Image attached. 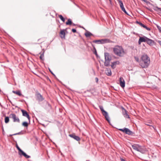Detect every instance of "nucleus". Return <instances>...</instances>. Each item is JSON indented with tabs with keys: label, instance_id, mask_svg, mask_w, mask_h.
<instances>
[{
	"label": "nucleus",
	"instance_id": "f257e3e1",
	"mask_svg": "<svg viewBox=\"0 0 161 161\" xmlns=\"http://www.w3.org/2000/svg\"><path fill=\"white\" fill-rule=\"evenodd\" d=\"M150 58L147 55L144 54L142 56L139 62V64L142 68L148 67L150 63Z\"/></svg>",
	"mask_w": 161,
	"mask_h": 161
},
{
	"label": "nucleus",
	"instance_id": "f03ea898",
	"mask_svg": "<svg viewBox=\"0 0 161 161\" xmlns=\"http://www.w3.org/2000/svg\"><path fill=\"white\" fill-rule=\"evenodd\" d=\"M133 148L142 154H144L147 152L146 148L144 147H143L137 144H134L132 146Z\"/></svg>",
	"mask_w": 161,
	"mask_h": 161
},
{
	"label": "nucleus",
	"instance_id": "7ed1b4c3",
	"mask_svg": "<svg viewBox=\"0 0 161 161\" xmlns=\"http://www.w3.org/2000/svg\"><path fill=\"white\" fill-rule=\"evenodd\" d=\"M114 53L118 56H122L124 54V49L121 46H116L114 49Z\"/></svg>",
	"mask_w": 161,
	"mask_h": 161
},
{
	"label": "nucleus",
	"instance_id": "20e7f679",
	"mask_svg": "<svg viewBox=\"0 0 161 161\" xmlns=\"http://www.w3.org/2000/svg\"><path fill=\"white\" fill-rule=\"evenodd\" d=\"M99 108L102 113L103 115L104 116L106 120L107 121H108V122L109 123V117L108 113L104 110L102 106H99Z\"/></svg>",
	"mask_w": 161,
	"mask_h": 161
},
{
	"label": "nucleus",
	"instance_id": "39448f33",
	"mask_svg": "<svg viewBox=\"0 0 161 161\" xmlns=\"http://www.w3.org/2000/svg\"><path fill=\"white\" fill-rule=\"evenodd\" d=\"M16 147L19 151V154L20 155H23L26 158H30V156L27 155L18 146L17 144H16Z\"/></svg>",
	"mask_w": 161,
	"mask_h": 161
},
{
	"label": "nucleus",
	"instance_id": "423d86ee",
	"mask_svg": "<svg viewBox=\"0 0 161 161\" xmlns=\"http://www.w3.org/2000/svg\"><path fill=\"white\" fill-rule=\"evenodd\" d=\"M9 117L13 119V122H20V120L18 116L14 114H11L9 115Z\"/></svg>",
	"mask_w": 161,
	"mask_h": 161
},
{
	"label": "nucleus",
	"instance_id": "0eeeda50",
	"mask_svg": "<svg viewBox=\"0 0 161 161\" xmlns=\"http://www.w3.org/2000/svg\"><path fill=\"white\" fill-rule=\"evenodd\" d=\"M117 1L119 2V4L120 7L121 9V10L126 14L128 15H129L128 13L125 10V8L124 7V5L122 1L121 0H117Z\"/></svg>",
	"mask_w": 161,
	"mask_h": 161
},
{
	"label": "nucleus",
	"instance_id": "6e6552de",
	"mask_svg": "<svg viewBox=\"0 0 161 161\" xmlns=\"http://www.w3.org/2000/svg\"><path fill=\"white\" fill-rule=\"evenodd\" d=\"M85 35L87 38H89L88 39H92V38L94 37V36L93 34L88 31H87L85 33Z\"/></svg>",
	"mask_w": 161,
	"mask_h": 161
},
{
	"label": "nucleus",
	"instance_id": "1a4fd4ad",
	"mask_svg": "<svg viewBox=\"0 0 161 161\" xmlns=\"http://www.w3.org/2000/svg\"><path fill=\"white\" fill-rule=\"evenodd\" d=\"M122 114L125 118L130 119L129 116L127 113V111L123 108H122Z\"/></svg>",
	"mask_w": 161,
	"mask_h": 161
},
{
	"label": "nucleus",
	"instance_id": "9d476101",
	"mask_svg": "<svg viewBox=\"0 0 161 161\" xmlns=\"http://www.w3.org/2000/svg\"><path fill=\"white\" fill-rule=\"evenodd\" d=\"M119 81L120 86L123 88H124L125 86V82L123 78L120 77L119 78Z\"/></svg>",
	"mask_w": 161,
	"mask_h": 161
},
{
	"label": "nucleus",
	"instance_id": "9b49d317",
	"mask_svg": "<svg viewBox=\"0 0 161 161\" xmlns=\"http://www.w3.org/2000/svg\"><path fill=\"white\" fill-rule=\"evenodd\" d=\"M69 136L70 137H71L73 138L76 141H78L80 140V138L78 136H76L74 134H69Z\"/></svg>",
	"mask_w": 161,
	"mask_h": 161
},
{
	"label": "nucleus",
	"instance_id": "f8f14e48",
	"mask_svg": "<svg viewBox=\"0 0 161 161\" xmlns=\"http://www.w3.org/2000/svg\"><path fill=\"white\" fill-rule=\"evenodd\" d=\"M36 96V99L39 101H42L44 99L42 95L39 93H37Z\"/></svg>",
	"mask_w": 161,
	"mask_h": 161
},
{
	"label": "nucleus",
	"instance_id": "ddd939ff",
	"mask_svg": "<svg viewBox=\"0 0 161 161\" xmlns=\"http://www.w3.org/2000/svg\"><path fill=\"white\" fill-rule=\"evenodd\" d=\"M21 111L22 112L23 115L25 117H26L28 119L30 120V116L28 114L27 112L25 110H21Z\"/></svg>",
	"mask_w": 161,
	"mask_h": 161
},
{
	"label": "nucleus",
	"instance_id": "4468645a",
	"mask_svg": "<svg viewBox=\"0 0 161 161\" xmlns=\"http://www.w3.org/2000/svg\"><path fill=\"white\" fill-rule=\"evenodd\" d=\"M136 23L138 24L142 27L146 29L148 31L150 30L151 29L147 27L146 25L143 24L142 23L137 21H136Z\"/></svg>",
	"mask_w": 161,
	"mask_h": 161
},
{
	"label": "nucleus",
	"instance_id": "2eb2a0df",
	"mask_svg": "<svg viewBox=\"0 0 161 161\" xmlns=\"http://www.w3.org/2000/svg\"><path fill=\"white\" fill-rule=\"evenodd\" d=\"M105 60H111V57L108 53H104Z\"/></svg>",
	"mask_w": 161,
	"mask_h": 161
},
{
	"label": "nucleus",
	"instance_id": "dca6fc26",
	"mask_svg": "<svg viewBox=\"0 0 161 161\" xmlns=\"http://www.w3.org/2000/svg\"><path fill=\"white\" fill-rule=\"evenodd\" d=\"M124 132H125L126 134L131 135L132 133V131L128 128H124Z\"/></svg>",
	"mask_w": 161,
	"mask_h": 161
},
{
	"label": "nucleus",
	"instance_id": "f3484780",
	"mask_svg": "<svg viewBox=\"0 0 161 161\" xmlns=\"http://www.w3.org/2000/svg\"><path fill=\"white\" fill-rule=\"evenodd\" d=\"M119 63V61H116L115 62H113L112 63L111 66L113 69H114L117 64H118Z\"/></svg>",
	"mask_w": 161,
	"mask_h": 161
},
{
	"label": "nucleus",
	"instance_id": "a211bd4d",
	"mask_svg": "<svg viewBox=\"0 0 161 161\" xmlns=\"http://www.w3.org/2000/svg\"><path fill=\"white\" fill-rule=\"evenodd\" d=\"M110 41H93L94 42L97 44L104 43L109 42Z\"/></svg>",
	"mask_w": 161,
	"mask_h": 161
},
{
	"label": "nucleus",
	"instance_id": "6ab92c4d",
	"mask_svg": "<svg viewBox=\"0 0 161 161\" xmlns=\"http://www.w3.org/2000/svg\"><path fill=\"white\" fill-rule=\"evenodd\" d=\"M139 40H152L147 38L146 37L143 36L140 37Z\"/></svg>",
	"mask_w": 161,
	"mask_h": 161
},
{
	"label": "nucleus",
	"instance_id": "aec40b11",
	"mask_svg": "<svg viewBox=\"0 0 161 161\" xmlns=\"http://www.w3.org/2000/svg\"><path fill=\"white\" fill-rule=\"evenodd\" d=\"M145 42L150 46H153L155 45V43L154 41H145Z\"/></svg>",
	"mask_w": 161,
	"mask_h": 161
},
{
	"label": "nucleus",
	"instance_id": "412c9836",
	"mask_svg": "<svg viewBox=\"0 0 161 161\" xmlns=\"http://www.w3.org/2000/svg\"><path fill=\"white\" fill-rule=\"evenodd\" d=\"M12 92L13 93H14L19 96H22V95L20 92L19 91H13Z\"/></svg>",
	"mask_w": 161,
	"mask_h": 161
},
{
	"label": "nucleus",
	"instance_id": "4be33fe9",
	"mask_svg": "<svg viewBox=\"0 0 161 161\" xmlns=\"http://www.w3.org/2000/svg\"><path fill=\"white\" fill-rule=\"evenodd\" d=\"M111 60H105L104 65L106 66H108L110 64V63Z\"/></svg>",
	"mask_w": 161,
	"mask_h": 161
},
{
	"label": "nucleus",
	"instance_id": "5701e85b",
	"mask_svg": "<svg viewBox=\"0 0 161 161\" xmlns=\"http://www.w3.org/2000/svg\"><path fill=\"white\" fill-rule=\"evenodd\" d=\"M153 9L155 11L158 12L161 11V8L158 7H154Z\"/></svg>",
	"mask_w": 161,
	"mask_h": 161
},
{
	"label": "nucleus",
	"instance_id": "b1692460",
	"mask_svg": "<svg viewBox=\"0 0 161 161\" xmlns=\"http://www.w3.org/2000/svg\"><path fill=\"white\" fill-rule=\"evenodd\" d=\"M66 25H71L72 24V22L70 19H68V21L66 22Z\"/></svg>",
	"mask_w": 161,
	"mask_h": 161
},
{
	"label": "nucleus",
	"instance_id": "393cba45",
	"mask_svg": "<svg viewBox=\"0 0 161 161\" xmlns=\"http://www.w3.org/2000/svg\"><path fill=\"white\" fill-rule=\"evenodd\" d=\"M106 73L107 75L110 76L111 75V72L110 69H107L106 70Z\"/></svg>",
	"mask_w": 161,
	"mask_h": 161
},
{
	"label": "nucleus",
	"instance_id": "a878e982",
	"mask_svg": "<svg viewBox=\"0 0 161 161\" xmlns=\"http://www.w3.org/2000/svg\"><path fill=\"white\" fill-rule=\"evenodd\" d=\"M60 34L61 35V37H64L65 36V33L64 31H62L60 32Z\"/></svg>",
	"mask_w": 161,
	"mask_h": 161
},
{
	"label": "nucleus",
	"instance_id": "bb28decb",
	"mask_svg": "<svg viewBox=\"0 0 161 161\" xmlns=\"http://www.w3.org/2000/svg\"><path fill=\"white\" fill-rule=\"evenodd\" d=\"M58 17L61 19V20H62L63 22H64L65 21V19L64 18L62 15H58Z\"/></svg>",
	"mask_w": 161,
	"mask_h": 161
},
{
	"label": "nucleus",
	"instance_id": "cd10ccee",
	"mask_svg": "<svg viewBox=\"0 0 161 161\" xmlns=\"http://www.w3.org/2000/svg\"><path fill=\"white\" fill-rule=\"evenodd\" d=\"M9 121V118L8 117H6L5 118V122L7 123Z\"/></svg>",
	"mask_w": 161,
	"mask_h": 161
},
{
	"label": "nucleus",
	"instance_id": "c85d7f7f",
	"mask_svg": "<svg viewBox=\"0 0 161 161\" xmlns=\"http://www.w3.org/2000/svg\"><path fill=\"white\" fill-rule=\"evenodd\" d=\"M22 125L24 127H27L28 126V124L26 122H24L22 123Z\"/></svg>",
	"mask_w": 161,
	"mask_h": 161
},
{
	"label": "nucleus",
	"instance_id": "c756f323",
	"mask_svg": "<svg viewBox=\"0 0 161 161\" xmlns=\"http://www.w3.org/2000/svg\"><path fill=\"white\" fill-rule=\"evenodd\" d=\"M157 27L159 31L161 33V27L158 25H157Z\"/></svg>",
	"mask_w": 161,
	"mask_h": 161
},
{
	"label": "nucleus",
	"instance_id": "7c9ffc66",
	"mask_svg": "<svg viewBox=\"0 0 161 161\" xmlns=\"http://www.w3.org/2000/svg\"><path fill=\"white\" fill-rule=\"evenodd\" d=\"M43 57H44L43 54H41L40 57V58L42 60H43Z\"/></svg>",
	"mask_w": 161,
	"mask_h": 161
},
{
	"label": "nucleus",
	"instance_id": "2f4dec72",
	"mask_svg": "<svg viewBox=\"0 0 161 161\" xmlns=\"http://www.w3.org/2000/svg\"><path fill=\"white\" fill-rule=\"evenodd\" d=\"M135 60L137 61V62H139V58L137 57H135Z\"/></svg>",
	"mask_w": 161,
	"mask_h": 161
},
{
	"label": "nucleus",
	"instance_id": "473e14b6",
	"mask_svg": "<svg viewBox=\"0 0 161 161\" xmlns=\"http://www.w3.org/2000/svg\"><path fill=\"white\" fill-rule=\"evenodd\" d=\"M72 31L74 33H75L76 32V30L75 29H72Z\"/></svg>",
	"mask_w": 161,
	"mask_h": 161
},
{
	"label": "nucleus",
	"instance_id": "72a5a7b5",
	"mask_svg": "<svg viewBox=\"0 0 161 161\" xmlns=\"http://www.w3.org/2000/svg\"><path fill=\"white\" fill-rule=\"evenodd\" d=\"M94 50H95V51L94 52V53L95 54V55H97V52L96 51V48H95V47H94Z\"/></svg>",
	"mask_w": 161,
	"mask_h": 161
},
{
	"label": "nucleus",
	"instance_id": "f704fd0d",
	"mask_svg": "<svg viewBox=\"0 0 161 161\" xmlns=\"http://www.w3.org/2000/svg\"><path fill=\"white\" fill-rule=\"evenodd\" d=\"M142 42H145V41H138L139 44H140Z\"/></svg>",
	"mask_w": 161,
	"mask_h": 161
},
{
	"label": "nucleus",
	"instance_id": "c9c22d12",
	"mask_svg": "<svg viewBox=\"0 0 161 161\" xmlns=\"http://www.w3.org/2000/svg\"><path fill=\"white\" fill-rule=\"evenodd\" d=\"M119 130H120L123 132H124V129H119Z\"/></svg>",
	"mask_w": 161,
	"mask_h": 161
},
{
	"label": "nucleus",
	"instance_id": "e433bc0d",
	"mask_svg": "<svg viewBox=\"0 0 161 161\" xmlns=\"http://www.w3.org/2000/svg\"><path fill=\"white\" fill-rule=\"evenodd\" d=\"M20 133H21V132H18V133H16V134H14L13 135H19V134H20Z\"/></svg>",
	"mask_w": 161,
	"mask_h": 161
},
{
	"label": "nucleus",
	"instance_id": "4c0bfd02",
	"mask_svg": "<svg viewBox=\"0 0 161 161\" xmlns=\"http://www.w3.org/2000/svg\"><path fill=\"white\" fill-rule=\"evenodd\" d=\"M95 80H96V82L97 83V82H98V78H97L96 77V78H95Z\"/></svg>",
	"mask_w": 161,
	"mask_h": 161
},
{
	"label": "nucleus",
	"instance_id": "58836bf2",
	"mask_svg": "<svg viewBox=\"0 0 161 161\" xmlns=\"http://www.w3.org/2000/svg\"><path fill=\"white\" fill-rule=\"evenodd\" d=\"M102 40V41H103V40H108L107 39H101V40Z\"/></svg>",
	"mask_w": 161,
	"mask_h": 161
},
{
	"label": "nucleus",
	"instance_id": "ea45409f",
	"mask_svg": "<svg viewBox=\"0 0 161 161\" xmlns=\"http://www.w3.org/2000/svg\"><path fill=\"white\" fill-rule=\"evenodd\" d=\"M121 161H126L125 159L123 158H121Z\"/></svg>",
	"mask_w": 161,
	"mask_h": 161
},
{
	"label": "nucleus",
	"instance_id": "a19ab883",
	"mask_svg": "<svg viewBox=\"0 0 161 161\" xmlns=\"http://www.w3.org/2000/svg\"><path fill=\"white\" fill-rule=\"evenodd\" d=\"M49 71L51 72V73L52 74H53V75H54V74L50 70V69H49Z\"/></svg>",
	"mask_w": 161,
	"mask_h": 161
},
{
	"label": "nucleus",
	"instance_id": "79ce46f5",
	"mask_svg": "<svg viewBox=\"0 0 161 161\" xmlns=\"http://www.w3.org/2000/svg\"><path fill=\"white\" fill-rule=\"evenodd\" d=\"M146 125H148V126H151V125H149V124H146Z\"/></svg>",
	"mask_w": 161,
	"mask_h": 161
},
{
	"label": "nucleus",
	"instance_id": "37998d69",
	"mask_svg": "<svg viewBox=\"0 0 161 161\" xmlns=\"http://www.w3.org/2000/svg\"><path fill=\"white\" fill-rule=\"evenodd\" d=\"M109 1H110V4H111V3H112L111 0H109Z\"/></svg>",
	"mask_w": 161,
	"mask_h": 161
},
{
	"label": "nucleus",
	"instance_id": "c03bdc74",
	"mask_svg": "<svg viewBox=\"0 0 161 161\" xmlns=\"http://www.w3.org/2000/svg\"><path fill=\"white\" fill-rule=\"evenodd\" d=\"M72 24L74 26H75V24H74V23H72Z\"/></svg>",
	"mask_w": 161,
	"mask_h": 161
},
{
	"label": "nucleus",
	"instance_id": "a18cd8bd",
	"mask_svg": "<svg viewBox=\"0 0 161 161\" xmlns=\"http://www.w3.org/2000/svg\"><path fill=\"white\" fill-rule=\"evenodd\" d=\"M145 2H146L147 0H143Z\"/></svg>",
	"mask_w": 161,
	"mask_h": 161
}]
</instances>
